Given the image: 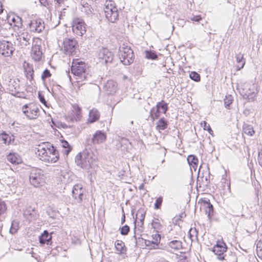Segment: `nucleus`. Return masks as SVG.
Returning <instances> with one entry per match:
<instances>
[{"mask_svg":"<svg viewBox=\"0 0 262 262\" xmlns=\"http://www.w3.org/2000/svg\"><path fill=\"white\" fill-rule=\"evenodd\" d=\"M86 64L82 61H73L71 66L72 73L77 76L79 80H86L91 77L90 75L86 73Z\"/></svg>","mask_w":262,"mask_h":262,"instance_id":"f257e3e1","label":"nucleus"},{"mask_svg":"<svg viewBox=\"0 0 262 262\" xmlns=\"http://www.w3.org/2000/svg\"><path fill=\"white\" fill-rule=\"evenodd\" d=\"M118 55L120 61L124 65L127 66L133 62L134 54L131 48L125 44L120 47Z\"/></svg>","mask_w":262,"mask_h":262,"instance_id":"f03ea898","label":"nucleus"},{"mask_svg":"<svg viewBox=\"0 0 262 262\" xmlns=\"http://www.w3.org/2000/svg\"><path fill=\"white\" fill-rule=\"evenodd\" d=\"M104 12L106 18L111 23H115L118 19L119 14L115 2L109 0L105 2Z\"/></svg>","mask_w":262,"mask_h":262,"instance_id":"7ed1b4c3","label":"nucleus"},{"mask_svg":"<svg viewBox=\"0 0 262 262\" xmlns=\"http://www.w3.org/2000/svg\"><path fill=\"white\" fill-rule=\"evenodd\" d=\"M29 180L31 184L35 187H39L45 182L43 171L40 169H33L30 173Z\"/></svg>","mask_w":262,"mask_h":262,"instance_id":"20e7f679","label":"nucleus"},{"mask_svg":"<svg viewBox=\"0 0 262 262\" xmlns=\"http://www.w3.org/2000/svg\"><path fill=\"white\" fill-rule=\"evenodd\" d=\"M106 139V134L102 130H97L91 139H87L85 146L89 149L92 148V144H99L104 142Z\"/></svg>","mask_w":262,"mask_h":262,"instance_id":"39448f33","label":"nucleus"},{"mask_svg":"<svg viewBox=\"0 0 262 262\" xmlns=\"http://www.w3.org/2000/svg\"><path fill=\"white\" fill-rule=\"evenodd\" d=\"M23 112L29 119H36L39 115L38 107L34 103L26 104L22 107Z\"/></svg>","mask_w":262,"mask_h":262,"instance_id":"423d86ee","label":"nucleus"},{"mask_svg":"<svg viewBox=\"0 0 262 262\" xmlns=\"http://www.w3.org/2000/svg\"><path fill=\"white\" fill-rule=\"evenodd\" d=\"M15 48L12 43L6 40L0 41V54L4 57H10L12 55Z\"/></svg>","mask_w":262,"mask_h":262,"instance_id":"0eeeda50","label":"nucleus"},{"mask_svg":"<svg viewBox=\"0 0 262 262\" xmlns=\"http://www.w3.org/2000/svg\"><path fill=\"white\" fill-rule=\"evenodd\" d=\"M72 27L73 32L79 36H82L86 32L85 24L81 19H74Z\"/></svg>","mask_w":262,"mask_h":262,"instance_id":"6e6552de","label":"nucleus"},{"mask_svg":"<svg viewBox=\"0 0 262 262\" xmlns=\"http://www.w3.org/2000/svg\"><path fill=\"white\" fill-rule=\"evenodd\" d=\"M40 159L46 162L49 163H54L59 159V154L55 147L53 146L49 150H47L44 156H41Z\"/></svg>","mask_w":262,"mask_h":262,"instance_id":"1a4fd4ad","label":"nucleus"},{"mask_svg":"<svg viewBox=\"0 0 262 262\" xmlns=\"http://www.w3.org/2000/svg\"><path fill=\"white\" fill-rule=\"evenodd\" d=\"M64 52L67 55L75 54L77 41L74 38H65L63 42Z\"/></svg>","mask_w":262,"mask_h":262,"instance_id":"9d476101","label":"nucleus"},{"mask_svg":"<svg viewBox=\"0 0 262 262\" xmlns=\"http://www.w3.org/2000/svg\"><path fill=\"white\" fill-rule=\"evenodd\" d=\"M98 57L102 63L107 64L112 62L114 56L113 53L107 49L102 48L99 50Z\"/></svg>","mask_w":262,"mask_h":262,"instance_id":"9b49d317","label":"nucleus"},{"mask_svg":"<svg viewBox=\"0 0 262 262\" xmlns=\"http://www.w3.org/2000/svg\"><path fill=\"white\" fill-rule=\"evenodd\" d=\"M227 249V247L223 241H217L212 249V252L217 256L219 260H223L224 259V253L226 252Z\"/></svg>","mask_w":262,"mask_h":262,"instance_id":"f8f14e48","label":"nucleus"},{"mask_svg":"<svg viewBox=\"0 0 262 262\" xmlns=\"http://www.w3.org/2000/svg\"><path fill=\"white\" fill-rule=\"evenodd\" d=\"M75 163L79 167L85 169L90 168L89 161H87V155L85 149L82 153L78 154L75 157Z\"/></svg>","mask_w":262,"mask_h":262,"instance_id":"ddd939ff","label":"nucleus"},{"mask_svg":"<svg viewBox=\"0 0 262 262\" xmlns=\"http://www.w3.org/2000/svg\"><path fill=\"white\" fill-rule=\"evenodd\" d=\"M72 196L75 203H81L83 200L84 189L81 184L75 185L72 189Z\"/></svg>","mask_w":262,"mask_h":262,"instance_id":"4468645a","label":"nucleus"},{"mask_svg":"<svg viewBox=\"0 0 262 262\" xmlns=\"http://www.w3.org/2000/svg\"><path fill=\"white\" fill-rule=\"evenodd\" d=\"M85 150L87 155V161H89L90 165V168H95L97 166V154L95 148H90L85 147Z\"/></svg>","mask_w":262,"mask_h":262,"instance_id":"2eb2a0df","label":"nucleus"},{"mask_svg":"<svg viewBox=\"0 0 262 262\" xmlns=\"http://www.w3.org/2000/svg\"><path fill=\"white\" fill-rule=\"evenodd\" d=\"M30 31L34 32H41L45 29V24L41 19L32 20L29 24Z\"/></svg>","mask_w":262,"mask_h":262,"instance_id":"dca6fc26","label":"nucleus"},{"mask_svg":"<svg viewBox=\"0 0 262 262\" xmlns=\"http://www.w3.org/2000/svg\"><path fill=\"white\" fill-rule=\"evenodd\" d=\"M23 215L29 222L35 221L39 216L35 209L31 208L26 209L24 212Z\"/></svg>","mask_w":262,"mask_h":262,"instance_id":"f3484780","label":"nucleus"},{"mask_svg":"<svg viewBox=\"0 0 262 262\" xmlns=\"http://www.w3.org/2000/svg\"><path fill=\"white\" fill-rule=\"evenodd\" d=\"M8 21L11 26L14 27V29H19L23 25L22 19L18 16H9L7 17Z\"/></svg>","mask_w":262,"mask_h":262,"instance_id":"a211bd4d","label":"nucleus"},{"mask_svg":"<svg viewBox=\"0 0 262 262\" xmlns=\"http://www.w3.org/2000/svg\"><path fill=\"white\" fill-rule=\"evenodd\" d=\"M42 52L41 48L39 45H34L31 49V56L34 61H39L42 58Z\"/></svg>","mask_w":262,"mask_h":262,"instance_id":"6ab92c4d","label":"nucleus"},{"mask_svg":"<svg viewBox=\"0 0 262 262\" xmlns=\"http://www.w3.org/2000/svg\"><path fill=\"white\" fill-rule=\"evenodd\" d=\"M104 88L108 95H113L117 91V83L113 80H108L104 84Z\"/></svg>","mask_w":262,"mask_h":262,"instance_id":"aec40b11","label":"nucleus"},{"mask_svg":"<svg viewBox=\"0 0 262 262\" xmlns=\"http://www.w3.org/2000/svg\"><path fill=\"white\" fill-rule=\"evenodd\" d=\"M146 211H145L144 209L143 208H140L138 210L137 212L136 213V219L134 222L135 223V228L134 230L136 231V222L137 220H139L140 221V223L138 222V226L140 227H142L143 225V222L145 218Z\"/></svg>","mask_w":262,"mask_h":262,"instance_id":"412c9836","label":"nucleus"},{"mask_svg":"<svg viewBox=\"0 0 262 262\" xmlns=\"http://www.w3.org/2000/svg\"><path fill=\"white\" fill-rule=\"evenodd\" d=\"M52 235L49 234L48 231L45 230L39 236V243L41 245H51L52 244Z\"/></svg>","mask_w":262,"mask_h":262,"instance_id":"4be33fe9","label":"nucleus"},{"mask_svg":"<svg viewBox=\"0 0 262 262\" xmlns=\"http://www.w3.org/2000/svg\"><path fill=\"white\" fill-rule=\"evenodd\" d=\"M202 204L205 207V212L208 214L209 218H210L213 215V206L210 203L209 200H204L202 201Z\"/></svg>","mask_w":262,"mask_h":262,"instance_id":"5701e85b","label":"nucleus"},{"mask_svg":"<svg viewBox=\"0 0 262 262\" xmlns=\"http://www.w3.org/2000/svg\"><path fill=\"white\" fill-rule=\"evenodd\" d=\"M54 146L49 142L43 143L42 145H39L38 148V156L40 158L41 156H44L47 150L52 148Z\"/></svg>","mask_w":262,"mask_h":262,"instance_id":"b1692460","label":"nucleus"},{"mask_svg":"<svg viewBox=\"0 0 262 262\" xmlns=\"http://www.w3.org/2000/svg\"><path fill=\"white\" fill-rule=\"evenodd\" d=\"M7 160L13 164H18L21 162L20 157L16 153H10L7 156Z\"/></svg>","mask_w":262,"mask_h":262,"instance_id":"393cba45","label":"nucleus"},{"mask_svg":"<svg viewBox=\"0 0 262 262\" xmlns=\"http://www.w3.org/2000/svg\"><path fill=\"white\" fill-rule=\"evenodd\" d=\"M115 246L117 253L120 254H125L126 248L124 243L122 241L117 240L115 243Z\"/></svg>","mask_w":262,"mask_h":262,"instance_id":"a878e982","label":"nucleus"},{"mask_svg":"<svg viewBox=\"0 0 262 262\" xmlns=\"http://www.w3.org/2000/svg\"><path fill=\"white\" fill-rule=\"evenodd\" d=\"M100 117V114L96 108L92 109L89 112V118L88 121L92 123L97 121Z\"/></svg>","mask_w":262,"mask_h":262,"instance_id":"bb28decb","label":"nucleus"},{"mask_svg":"<svg viewBox=\"0 0 262 262\" xmlns=\"http://www.w3.org/2000/svg\"><path fill=\"white\" fill-rule=\"evenodd\" d=\"M31 39V35L27 32L23 33L19 36V38L17 39L19 40V41L24 44L25 46H27L29 44L30 41Z\"/></svg>","mask_w":262,"mask_h":262,"instance_id":"cd10ccee","label":"nucleus"},{"mask_svg":"<svg viewBox=\"0 0 262 262\" xmlns=\"http://www.w3.org/2000/svg\"><path fill=\"white\" fill-rule=\"evenodd\" d=\"M25 70L27 78L31 81L33 80L34 71L33 67L27 63V66L25 67Z\"/></svg>","mask_w":262,"mask_h":262,"instance_id":"c85d7f7f","label":"nucleus"},{"mask_svg":"<svg viewBox=\"0 0 262 262\" xmlns=\"http://www.w3.org/2000/svg\"><path fill=\"white\" fill-rule=\"evenodd\" d=\"M61 146L63 148L62 150L63 154L67 156L72 149V147L71 146L69 143L64 140H61Z\"/></svg>","mask_w":262,"mask_h":262,"instance_id":"c756f323","label":"nucleus"},{"mask_svg":"<svg viewBox=\"0 0 262 262\" xmlns=\"http://www.w3.org/2000/svg\"><path fill=\"white\" fill-rule=\"evenodd\" d=\"M168 245L175 250H179L182 248V243L178 240L171 241L168 243Z\"/></svg>","mask_w":262,"mask_h":262,"instance_id":"7c9ffc66","label":"nucleus"},{"mask_svg":"<svg viewBox=\"0 0 262 262\" xmlns=\"http://www.w3.org/2000/svg\"><path fill=\"white\" fill-rule=\"evenodd\" d=\"M243 57L244 54H242L241 53L236 54L235 56L236 62L238 64L237 66V69L238 70H240L241 69L243 68L245 64V61Z\"/></svg>","mask_w":262,"mask_h":262,"instance_id":"2f4dec72","label":"nucleus"},{"mask_svg":"<svg viewBox=\"0 0 262 262\" xmlns=\"http://www.w3.org/2000/svg\"><path fill=\"white\" fill-rule=\"evenodd\" d=\"M187 161L189 165L195 170L198 164V159L197 157L194 155H191L188 156Z\"/></svg>","mask_w":262,"mask_h":262,"instance_id":"473e14b6","label":"nucleus"},{"mask_svg":"<svg viewBox=\"0 0 262 262\" xmlns=\"http://www.w3.org/2000/svg\"><path fill=\"white\" fill-rule=\"evenodd\" d=\"M168 126V122L164 118H161L157 122L156 128L159 130H164Z\"/></svg>","mask_w":262,"mask_h":262,"instance_id":"72a5a7b5","label":"nucleus"},{"mask_svg":"<svg viewBox=\"0 0 262 262\" xmlns=\"http://www.w3.org/2000/svg\"><path fill=\"white\" fill-rule=\"evenodd\" d=\"M243 130L245 134L250 136H253L255 133L253 126L247 123L244 124Z\"/></svg>","mask_w":262,"mask_h":262,"instance_id":"f704fd0d","label":"nucleus"},{"mask_svg":"<svg viewBox=\"0 0 262 262\" xmlns=\"http://www.w3.org/2000/svg\"><path fill=\"white\" fill-rule=\"evenodd\" d=\"M156 108L160 111V112L165 114L168 110V104L163 100L157 103Z\"/></svg>","mask_w":262,"mask_h":262,"instance_id":"c9c22d12","label":"nucleus"},{"mask_svg":"<svg viewBox=\"0 0 262 262\" xmlns=\"http://www.w3.org/2000/svg\"><path fill=\"white\" fill-rule=\"evenodd\" d=\"M224 193L230 192V183L228 182L225 178H223L221 181Z\"/></svg>","mask_w":262,"mask_h":262,"instance_id":"e433bc0d","label":"nucleus"},{"mask_svg":"<svg viewBox=\"0 0 262 262\" xmlns=\"http://www.w3.org/2000/svg\"><path fill=\"white\" fill-rule=\"evenodd\" d=\"M152 240L151 241L153 242L152 248L153 249H157L160 242L161 235L159 234H156L155 235H152Z\"/></svg>","mask_w":262,"mask_h":262,"instance_id":"4c0bfd02","label":"nucleus"},{"mask_svg":"<svg viewBox=\"0 0 262 262\" xmlns=\"http://www.w3.org/2000/svg\"><path fill=\"white\" fill-rule=\"evenodd\" d=\"M224 106L227 109H230V105L233 102V97L231 95H229L226 96L224 100Z\"/></svg>","mask_w":262,"mask_h":262,"instance_id":"58836bf2","label":"nucleus"},{"mask_svg":"<svg viewBox=\"0 0 262 262\" xmlns=\"http://www.w3.org/2000/svg\"><path fill=\"white\" fill-rule=\"evenodd\" d=\"M75 111H76V117H71L70 120L72 122L77 121L79 120L80 118V111L81 108L78 106L75 107Z\"/></svg>","mask_w":262,"mask_h":262,"instance_id":"ea45409f","label":"nucleus"},{"mask_svg":"<svg viewBox=\"0 0 262 262\" xmlns=\"http://www.w3.org/2000/svg\"><path fill=\"white\" fill-rule=\"evenodd\" d=\"M18 229V223L15 221H13L11 223V226L10 229V232L12 234L15 233Z\"/></svg>","mask_w":262,"mask_h":262,"instance_id":"a19ab883","label":"nucleus"},{"mask_svg":"<svg viewBox=\"0 0 262 262\" xmlns=\"http://www.w3.org/2000/svg\"><path fill=\"white\" fill-rule=\"evenodd\" d=\"M146 58L150 59H156L158 58V56L156 53L151 51H145Z\"/></svg>","mask_w":262,"mask_h":262,"instance_id":"79ce46f5","label":"nucleus"},{"mask_svg":"<svg viewBox=\"0 0 262 262\" xmlns=\"http://www.w3.org/2000/svg\"><path fill=\"white\" fill-rule=\"evenodd\" d=\"M189 77L191 80H194V81H196V82H199L201 80V77H200V75L198 73H196V72H194V71L191 72L190 73Z\"/></svg>","mask_w":262,"mask_h":262,"instance_id":"37998d69","label":"nucleus"},{"mask_svg":"<svg viewBox=\"0 0 262 262\" xmlns=\"http://www.w3.org/2000/svg\"><path fill=\"white\" fill-rule=\"evenodd\" d=\"M256 252L258 256L262 259V241H259L256 245Z\"/></svg>","mask_w":262,"mask_h":262,"instance_id":"c03bdc74","label":"nucleus"},{"mask_svg":"<svg viewBox=\"0 0 262 262\" xmlns=\"http://www.w3.org/2000/svg\"><path fill=\"white\" fill-rule=\"evenodd\" d=\"M160 111L157 108L156 112H155V107L151 109L150 111V116L153 120L158 119L160 116Z\"/></svg>","mask_w":262,"mask_h":262,"instance_id":"a18cd8bd","label":"nucleus"},{"mask_svg":"<svg viewBox=\"0 0 262 262\" xmlns=\"http://www.w3.org/2000/svg\"><path fill=\"white\" fill-rule=\"evenodd\" d=\"M8 138L9 135L5 132L0 134V139L3 141L4 143L8 144Z\"/></svg>","mask_w":262,"mask_h":262,"instance_id":"49530a36","label":"nucleus"},{"mask_svg":"<svg viewBox=\"0 0 262 262\" xmlns=\"http://www.w3.org/2000/svg\"><path fill=\"white\" fill-rule=\"evenodd\" d=\"M163 202V198L162 196H159L158 198L155 203V208L156 209H160L161 206V204Z\"/></svg>","mask_w":262,"mask_h":262,"instance_id":"de8ad7c7","label":"nucleus"},{"mask_svg":"<svg viewBox=\"0 0 262 262\" xmlns=\"http://www.w3.org/2000/svg\"><path fill=\"white\" fill-rule=\"evenodd\" d=\"M151 226L153 228L155 229H159L161 226V224L159 222V220L157 219H155L151 223Z\"/></svg>","mask_w":262,"mask_h":262,"instance_id":"09e8293b","label":"nucleus"},{"mask_svg":"<svg viewBox=\"0 0 262 262\" xmlns=\"http://www.w3.org/2000/svg\"><path fill=\"white\" fill-rule=\"evenodd\" d=\"M51 76V74L50 73V72L49 70L46 69L44 70V71L42 72V74L41 75V79L42 81H45L47 78L50 77Z\"/></svg>","mask_w":262,"mask_h":262,"instance_id":"8fccbe9b","label":"nucleus"},{"mask_svg":"<svg viewBox=\"0 0 262 262\" xmlns=\"http://www.w3.org/2000/svg\"><path fill=\"white\" fill-rule=\"evenodd\" d=\"M129 227L127 225H125L121 228L120 233L123 235H126L129 231Z\"/></svg>","mask_w":262,"mask_h":262,"instance_id":"3c124183","label":"nucleus"},{"mask_svg":"<svg viewBox=\"0 0 262 262\" xmlns=\"http://www.w3.org/2000/svg\"><path fill=\"white\" fill-rule=\"evenodd\" d=\"M6 209V203L4 201H0V215L4 214Z\"/></svg>","mask_w":262,"mask_h":262,"instance_id":"603ef678","label":"nucleus"},{"mask_svg":"<svg viewBox=\"0 0 262 262\" xmlns=\"http://www.w3.org/2000/svg\"><path fill=\"white\" fill-rule=\"evenodd\" d=\"M201 124H203L204 129L205 130H207L210 134H211V132H213L209 124H208L206 121H203V122Z\"/></svg>","mask_w":262,"mask_h":262,"instance_id":"864d4df0","label":"nucleus"},{"mask_svg":"<svg viewBox=\"0 0 262 262\" xmlns=\"http://www.w3.org/2000/svg\"><path fill=\"white\" fill-rule=\"evenodd\" d=\"M189 231L191 232V233L192 234V236L194 237V238L195 239H198V232L196 230V228H191L190 229Z\"/></svg>","mask_w":262,"mask_h":262,"instance_id":"5fc2aeb1","label":"nucleus"},{"mask_svg":"<svg viewBox=\"0 0 262 262\" xmlns=\"http://www.w3.org/2000/svg\"><path fill=\"white\" fill-rule=\"evenodd\" d=\"M38 98L39 99V101L44 105H46L47 101H46L45 97L43 95H42L40 92H38Z\"/></svg>","mask_w":262,"mask_h":262,"instance_id":"6e6d98bb","label":"nucleus"},{"mask_svg":"<svg viewBox=\"0 0 262 262\" xmlns=\"http://www.w3.org/2000/svg\"><path fill=\"white\" fill-rule=\"evenodd\" d=\"M210 173L209 172L208 176H206L204 180H203V182L205 184V185L207 186L210 184Z\"/></svg>","mask_w":262,"mask_h":262,"instance_id":"4d7b16f0","label":"nucleus"},{"mask_svg":"<svg viewBox=\"0 0 262 262\" xmlns=\"http://www.w3.org/2000/svg\"><path fill=\"white\" fill-rule=\"evenodd\" d=\"M145 244L146 246L149 247L150 249H153V242L150 240H145Z\"/></svg>","mask_w":262,"mask_h":262,"instance_id":"13d9d810","label":"nucleus"},{"mask_svg":"<svg viewBox=\"0 0 262 262\" xmlns=\"http://www.w3.org/2000/svg\"><path fill=\"white\" fill-rule=\"evenodd\" d=\"M191 19L193 21L199 22L202 19V17L200 15L193 16Z\"/></svg>","mask_w":262,"mask_h":262,"instance_id":"bf43d9fd","label":"nucleus"},{"mask_svg":"<svg viewBox=\"0 0 262 262\" xmlns=\"http://www.w3.org/2000/svg\"><path fill=\"white\" fill-rule=\"evenodd\" d=\"M258 158L259 164L262 167V149L258 152Z\"/></svg>","mask_w":262,"mask_h":262,"instance_id":"052dcab7","label":"nucleus"},{"mask_svg":"<svg viewBox=\"0 0 262 262\" xmlns=\"http://www.w3.org/2000/svg\"><path fill=\"white\" fill-rule=\"evenodd\" d=\"M186 216V214L185 212L181 213L179 217L176 219V221L178 222L179 220H180L181 218H184Z\"/></svg>","mask_w":262,"mask_h":262,"instance_id":"680f3d73","label":"nucleus"},{"mask_svg":"<svg viewBox=\"0 0 262 262\" xmlns=\"http://www.w3.org/2000/svg\"><path fill=\"white\" fill-rule=\"evenodd\" d=\"M66 9H63L62 11L60 12V13L59 15V18L60 19L63 18V16H64L66 15V12L64 11Z\"/></svg>","mask_w":262,"mask_h":262,"instance_id":"e2e57ef3","label":"nucleus"},{"mask_svg":"<svg viewBox=\"0 0 262 262\" xmlns=\"http://www.w3.org/2000/svg\"><path fill=\"white\" fill-rule=\"evenodd\" d=\"M14 141V137L12 135L11 136H9V138H8V144H10L13 143Z\"/></svg>","mask_w":262,"mask_h":262,"instance_id":"0e129e2a","label":"nucleus"},{"mask_svg":"<svg viewBox=\"0 0 262 262\" xmlns=\"http://www.w3.org/2000/svg\"><path fill=\"white\" fill-rule=\"evenodd\" d=\"M56 2V5H57V6H60L62 4L64 3V0H55Z\"/></svg>","mask_w":262,"mask_h":262,"instance_id":"69168bd1","label":"nucleus"},{"mask_svg":"<svg viewBox=\"0 0 262 262\" xmlns=\"http://www.w3.org/2000/svg\"><path fill=\"white\" fill-rule=\"evenodd\" d=\"M122 212H123V215H122V216L121 218V224H124V223L125 222V213H124L123 209H122Z\"/></svg>","mask_w":262,"mask_h":262,"instance_id":"338daca9","label":"nucleus"},{"mask_svg":"<svg viewBox=\"0 0 262 262\" xmlns=\"http://www.w3.org/2000/svg\"><path fill=\"white\" fill-rule=\"evenodd\" d=\"M182 258L180 259V262H187L186 256H182Z\"/></svg>","mask_w":262,"mask_h":262,"instance_id":"774afa93","label":"nucleus"}]
</instances>
